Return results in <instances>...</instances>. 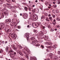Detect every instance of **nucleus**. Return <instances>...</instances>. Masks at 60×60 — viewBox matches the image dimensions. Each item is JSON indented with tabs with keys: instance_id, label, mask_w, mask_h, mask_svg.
I'll return each mask as SVG.
<instances>
[{
	"instance_id": "f257e3e1",
	"label": "nucleus",
	"mask_w": 60,
	"mask_h": 60,
	"mask_svg": "<svg viewBox=\"0 0 60 60\" xmlns=\"http://www.w3.org/2000/svg\"><path fill=\"white\" fill-rule=\"evenodd\" d=\"M9 52H12V53H11L10 54V56L11 57H14L15 56V55H14V52L12 50H11L9 51Z\"/></svg>"
},
{
	"instance_id": "f03ea898",
	"label": "nucleus",
	"mask_w": 60,
	"mask_h": 60,
	"mask_svg": "<svg viewBox=\"0 0 60 60\" xmlns=\"http://www.w3.org/2000/svg\"><path fill=\"white\" fill-rule=\"evenodd\" d=\"M10 25L11 26H13L14 27H15L17 26V24L15 22H12L10 23Z\"/></svg>"
},
{
	"instance_id": "7ed1b4c3",
	"label": "nucleus",
	"mask_w": 60,
	"mask_h": 60,
	"mask_svg": "<svg viewBox=\"0 0 60 60\" xmlns=\"http://www.w3.org/2000/svg\"><path fill=\"white\" fill-rule=\"evenodd\" d=\"M34 24L35 26H38L41 25V22H38V23H36Z\"/></svg>"
},
{
	"instance_id": "20e7f679",
	"label": "nucleus",
	"mask_w": 60,
	"mask_h": 60,
	"mask_svg": "<svg viewBox=\"0 0 60 60\" xmlns=\"http://www.w3.org/2000/svg\"><path fill=\"white\" fill-rule=\"evenodd\" d=\"M11 22V19H7L5 21V23H8L9 22Z\"/></svg>"
},
{
	"instance_id": "39448f33",
	"label": "nucleus",
	"mask_w": 60,
	"mask_h": 60,
	"mask_svg": "<svg viewBox=\"0 0 60 60\" xmlns=\"http://www.w3.org/2000/svg\"><path fill=\"white\" fill-rule=\"evenodd\" d=\"M11 37L12 38L15 39L16 38V34H11Z\"/></svg>"
},
{
	"instance_id": "423d86ee",
	"label": "nucleus",
	"mask_w": 60,
	"mask_h": 60,
	"mask_svg": "<svg viewBox=\"0 0 60 60\" xmlns=\"http://www.w3.org/2000/svg\"><path fill=\"white\" fill-rule=\"evenodd\" d=\"M13 49L15 50H16L17 49V48L15 47V45H11Z\"/></svg>"
},
{
	"instance_id": "0eeeda50",
	"label": "nucleus",
	"mask_w": 60,
	"mask_h": 60,
	"mask_svg": "<svg viewBox=\"0 0 60 60\" xmlns=\"http://www.w3.org/2000/svg\"><path fill=\"white\" fill-rule=\"evenodd\" d=\"M37 19H38V17L37 16H34V21L36 20Z\"/></svg>"
},
{
	"instance_id": "6e6552de",
	"label": "nucleus",
	"mask_w": 60,
	"mask_h": 60,
	"mask_svg": "<svg viewBox=\"0 0 60 60\" xmlns=\"http://www.w3.org/2000/svg\"><path fill=\"white\" fill-rule=\"evenodd\" d=\"M0 27L2 28H4V24H0Z\"/></svg>"
},
{
	"instance_id": "1a4fd4ad",
	"label": "nucleus",
	"mask_w": 60,
	"mask_h": 60,
	"mask_svg": "<svg viewBox=\"0 0 60 60\" xmlns=\"http://www.w3.org/2000/svg\"><path fill=\"white\" fill-rule=\"evenodd\" d=\"M5 30L6 31L8 32H11V30L10 29H8L7 28H5Z\"/></svg>"
},
{
	"instance_id": "9d476101",
	"label": "nucleus",
	"mask_w": 60,
	"mask_h": 60,
	"mask_svg": "<svg viewBox=\"0 0 60 60\" xmlns=\"http://www.w3.org/2000/svg\"><path fill=\"white\" fill-rule=\"evenodd\" d=\"M29 34L28 33H26V34L25 36L26 38H28L29 37Z\"/></svg>"
},
{
	"instance_id": "9b49d317",
	"label": "nucleus",
	"mask_w": 60,
	"mask_h": 60,
	"mask_svg": "<svg viewBox=\"0 0 60 60\" xmlns=\"http://www.w3.org/2000/svg\"><path fill=\"white\" fill-rule=\"evenodd\" d=\"M33 59H34V60H37V59L35 57H34V58L31 57L30 58V60H33Z\"/></svg>"
},
{
	"instance_id": "f8f14e48",
	"label": "nucleus",
	"mask_w": 60,
	"mask_h": 60,
	"mask_svg": "<svg viewBox=\"0 0 60 60\" xmlns=\"http://www.w3.org/2000/svg\"><path fill=\"white\" fill-rule=\"evenodd\" d=\"M53 59L55 60H57L58 59V57L56 56H55L53 58Z\"/></svg>"
},
{
	"instance_id": "ddd939ff",
	"label": "nucleus",
	"mask_w": 60,
	"mask_h": 60,
	"mask_svg": "<svg viewBox=\"0 0 60 60\" xmlns=\"http://www.w3.org/2000/svg\"><path fill=\"white\" fill-rule=\"evenodd\" d=\"M50 57L52 58L54 57V56H53V54L52 53H50Z\"/></svg>"
},
{
	"instance_id": "4468645a",
	"label": "nucleus",
	"mask_w": 60,
	"mask_h": 60,
	"mask_svg": "<svg viewBox=\"0 0 60 60\" xmlns=\"http://www.w3.org/2000/svg\"><path fill=\"white\" fill-rule=\"evenodd\" d=\"M32 43L33 45H35V44L36 43V41L34 40L32 42Z\"/></svg>"
},
{
	"instance_id": "2eb2a0df",
	"label": "nucleus",
	"mask_w": 60,
	"mask_h": 60,
	"mask_svg": "<svg viewBox=\"0 0 60 60\" xmlns=\"http://www.w3.org/2000/svg\"><path fill=\"white\" fill-rule=\"evenodd\" d=\"M5 50L6 52H8L9 51V50H8L9 49V47H6L5 48Z\"/></svg>"
},
{
	"instance_id": "dca6fc26",
	"label": "nucleus",
	"mask_w": 60,
	"mask_h": 60,
	"mask_svg": "<svg viewBox=\"0 0 60 60\" xmlns=\"http://www.w3.org/2000/svg\"><path fill=\"white\" fill-rule=\"evenodd\" d=\"M39 35L41 36H42L43 35V33L41 32H40L39 33Z\"/></svg>"
},
{
	"instance_id": "f3484780",
	"label": "nucleus",
	"mask_w": 60,
	"mask_h": 60,
	"mask_svg": "<svg viewBox=\"0 0 60 60\" xmlns=\"http://www.w3.org/2000/svg\"><path fill=\"white\" fill-rule=\"evenodd\" d=\"M28 22L29 24H30V23H31L32 22V19H29V20L28 21Z\"/></svg>"
},
{
	"instance_id": "a211bd4d",
	"label": "nucleus",
	"mask_w": 60,
	"mask_h": 60,
	"mask_svg": "<svg viewBox=\"0 0 60 60\" xmlns=\"http://www.w3.org/2000/svg\"><path fill=\"white\" fill-rule=\"evenodd\" d=\"M35 39V38L34 37H32L30 38V39L31 41L34 40V39Z\"/></svg>"
},
{
	"instance_id": "6ab92c4d",
	"label": "nucleus",
	"mask_w": 60,
	"mask_h": 60,
	"mask_svg": "<svg viewBox=\"0 0 60 60\" xmlns=\"http://www.w3.org/2000/svg\"><path fill=\"white\" fill-rule=\"evenodd\" d=\"M29 10L30 11H32L33 10V8H29Z\"/></svg>"
},
{
	"instance_id": "aec40b11",
	"label": "nucleus",
	"mask_w": 60,
	"mask_h": 60,
	"mask_svg": "<svg viewBox=\"0 0 60 60\" xmlns=\"http://www.w3.org/2000/svg\"><path fill=\"white\" fill-rule=\"evenodd\" d=\"M24 18H25V19H26V18H27V14H24Z\"/></svg>"
},
{
	"instance_id": "412c9836",
	"label": "nucleus",
	"mask_w": 60,
	"mask_h": 60,
	"mask_svg": "<svg viewBox=\"0 0 60 60\" xmlns=\"http://www.w3.org/2000/svg\"><path fill=\"white\" fill-rule=\"evenodd\" d=\"M46 48H48L49 49H52V46H47L46 47Z\"/></svg>"
},
{
	"instance_id": "4be33fe9",
	"label": "nucleus",
	"mask_w": 60,
	"mask_h": 60,
	"mask_svg": "<svg viewBox=\"0 0 60 60\" xmlns=\"http://www.w3.org/2000/svg\"><path fill=\"white\" fill-rule=\"evenodd\" d=\"M4 51L2 49H1V50L0 51V53H2Z\"/></svg>"
},
{
	"instance_id": "5701e85b",
	"label": "nucleus",
	"mask_w": 60,
	"mask_h": 60,
	"mask_svg": "<svg viewBox=\"0 0 60 60\" xmlns=\"http://www.w3.org/2000/svg\"><path fill=\"white\" fill-rule=\"evenodd\" d=\"M4 15L5 16H8V13H7L6 12H4Z\"/></svg>"
},
{
	"instance_id": "b1692460",
	"label": "nucleus",
	"mask_w": 60,
	"mask_h": 60,
	"mask_svg": "<svg viewBox=\"0 0 60 60\" xmlns=\"http://www.w3.org/2000/svg\"><path fill=\"white\" fill-rule=\"evenodd\" d=\"M18 53L20 55H22V53L20 51H19V52H18Z\"/></svg>"
},
{
	"instance_id": "393cba45",
	"label": "nucleus",
	"mask_w": 60,
	"mask_h": 60,
	"mask_svg": "<svg viewBox=\"0 0 60 60\" xmlns=\"http://www.w3.org/2000/svg\"><path fill=\"white\" fill-rule=\"evenodd\" d=\"M43 7V6H42V5H41L40 6V9H41V10H42V9H43V8H42Z\"/></svg>"
},
{
	"instance_id": "a878e982",
	"label": "nucleus",
	"mask_w": 60,
	"mask_h": 60,
	"mask_svg": "<svg viewBox=\"0 0 60 60\" xmlns=\"http://www.w3.org/2000/svg\"><path fill=\"white\" fill-rule=\"evenodd\" d=\"M35 11H36V9H34V10H33L32 11V12L33 13H34V12H35Z\"/></svg>"
},
{
	"instance_id": "bb28decb",
	"label": "nucleus",
	"mask_w": 60,
	"mask_h": 60,
	"mask_svg": "<svg viewBox=\"0 0 60 60\" xmlns=\"http://www.w3.org/2000/svg\"><path fill=\"white\" fill-rule=\"evenodd\" d=\"M56 12L57 13H58L59 12V11L57 9H56Z\"/></svg>"
},
{
	"instance_id": "cd10ccee",
	"label": "nucleus",
	"mask_w": 60,
	"mask_h": 60,
	"mask_svg": "<svg viewBox=\"0 0 60 60\" xmlns=\"http://www.w3.org/2000/svg\"><path fill=\"white\" fill-rule=\"evenodd\" d=\"M52 43H51L49 42H48V45H52Z\"/></svg>"
},
{
	"instance_id": "c85d7f7f",
	"label": "nucleus",
	"mask_w": 60,
	"mask_h": 60,
	"mask_svg": "<svg viewBox=\"0 0 60 60\" xmlns=\"http://www.w3.org/2000/svg\"><path fill=\"white\" fill-rule=\"evenodd\" d=\"M7 11V10L5 9L4 10V12H6Z\"/></svg>"
},
{
	"instance_id": "c756f323",
	"label": "nucleus",
	"mask_w": 60,
	"mask_h": 60,
	"mask_svg": "<svg viewBox=\"0 0 60 60\" xmlns=\"http://www.w3.org/2000/svg\"><path fill=\"white\" fill-rule=\"evenodd\" d=\"M46 20L47 21H49V20L48 19V18H47L46 19Z\"/></svg>"
},
{
	"instance_id": "7c9ffc66",
	"label": "nucleus",
	"mask_w": 60,
	"mask_h": 60,
	"mask_svg": "<svg viewBox=\"0 0 60 60\" xmlns=\"http://www.w3.org/2000/svg\"><path fill=\"white\" fill-rule=\"evenodd\" d=\"M27 9H28L26 7L25 8H24V10H25L26 11H27Z\"/></svg>"
},
{
	"instance_id": "2f4dec72",
	"label": "nucleus",
	"mask_w": 60,
	"mask_h": 60,
	"mask_svg": "<svg viewBox=\"0 0 60 60\" xmlns=\"http://www.w3.org/2000/svg\"><path fill=\"white\" fill-rule=\"evenodd\" d=\"M40 45L39 44H38L37 45H36V46H39Z\"/></svg>"
},
{
	"instance_id": "473e14b6",
	"label": "nucleus",
	"mask_w": 60,
	"mask_h": 60,
	"mask_svg": "<svg viewBox=\"0 0 60 60\" xmlns=\"http://www.w3.org/2000/svg\"><path fill=\"white\" fill-rule=\"evenodd\" d=\"M44 15L45 16H47L48 15V14L47 13H45L44 14Z\"/></svg>"
},
{
	"instance_id": "72a5a7b5",
	"label": "nucleus",
	"mask_w": 60,
	"mask_h": 60,
	"mask_svg": "<svg viewBox=\"0 0 60 60\" xmlns=\"http://www.w3.org/2000/svg\"><path fill=\"white\" fill-rule=\"evenodd\" d=\"M19 47L20 49H22L23 48V47L21 46H19Z\"/></svg>"
},
{
	"instance_id": "f704fd0d",
	"label": "nucleus",
	"mask_w": 60,
	"mask_h": 60,
	"mask_svg": "<svg viewBox=\"0 0 60 60\" xmlns=\"http://www.w3.org/2000/svg\"><path fill=\"white\" fill-rule=\"evenodd\" d=\"M51 31V32H53L54 31V30L52 29H51L50 30Z\"/></svg>"
},
{
	"instance_id": "c9c22d12",
	"label": "nucleus",
	"mask_w": 60,
	"mask_h": 60,
	"mask_svg": "<svg viewBox=\"0 0 60 60\" xmlns=\"http://www.w3.org/2000/svg\"><path fill=\"white\" fill-rule=\"evenodd\" d=\"M41 18H42L43 19H45V16H42V17H41Z\"/></svg>"
},
{
	"instance_id": "e433bc0d",
	"label": "nucleus",
	"mask_w": 60,
	"mask_h": 60,
	"mask_svg": "<svg viewBox=\"0 0 60 60\" xmlns=\"http://www.w3.org/2000/svg\"><path fill=\"white\" fill-rule=\"evenodd\" d=\"M36 12L37 13H38V12H39V9H37L36 10Z\"/></svg>"
},
{
	"instance_id": "4c0bfd02",
	"label": "nucleus",
	"mask_w": 60,
	"mask_h": 60,
	"mask_svg": "<svg viewBox=\"0 0 60 60\" xmlns=\"http://www.w3.org/2000/svg\"><path fill=\"white\" fill-rule=\"evenodd\" d=\"M25 56V57H26V58H27L28 59V56L26 55Z\"/></svg>"
},
{
	"instance_id": "58836bf2",
	"label": "nucleus",
	"mask_w": 60,
	"mask_h": 60,
	"mask_svg": "<svg viewBox=\"0 0 60 60\" xmlns=\"http://www.w3.org/2000/svg\"><path fill=\"white\" fill-rule=\"evenodd\" d=\"M33 31L34 33H36V30L34 29L33 30Z\"/></svg>"
},
{
	"instance_id": "ea45409f",
	"label": "nucleus",
	"mask_w": 60,
	"mask_h": 60,
	"mask_svg": "<svg viewBox=\"0 0 60 60\" xmlns=\"http://www.w3.org/2000/svg\"><path fill=\"white\" fill-rule=\"evenodd\" d=\"M53 24L54 26H55L56 24V22H53Z\"/></svg>"
},
{
	"instance_id": "a19ab883",
	"label": "nucleus",
	"mask_w": 60,
	"mask_h": 60,
	"mask_svg": "<svg viewBox=\"0 0 60 60\" xmlns=\"http://www.w3.org/2000/svg\"><path fill=\"white\" fill-rule=\"evenodd\" d=\"M45 5H48V4H49V3L47 2V3H45Z\"/></svg>"
},
{
	"instance_id": "79ce46f5",
	"label": "nucleus",
	"mask_w": 60,
	"mask_h": 60,
	"mask_svg": "<svg viewBox=\"0 0 60 60\" xmlns=\"http://www.w3.org/2000/svg\"><path fill=\"white\" fill-rule=\"evenodd\" d=\"M0 4H3V1H0Z\"/></svg>"
},
{
	"instance_id": "37998d69",
	"label": "nucleus",
	"mask_w": 60,
	"mask_h": 60,
	"mask_svg": "<svg viewBox=\"0 0 60 60\" xmlns=\"http://www.w3.org/2000/svg\"><path fill=\"white\" fill-rule=\"evenodd\" d=\"M41 47L42 49H43L44 48V46L43 45H41Z\"/></svg>"
},
{
	"instance_id": "c03bdc74",
	"label": "nucleus",
	"mask_w": 60,
	"mask_h": 60,
	"mask_svg": "<svg viewBox=\"0 0 60 60\" xmlns=\"http://www.w3.org/2000/svg\"><path fill=\"white\" fill-rule=\"evenodd\" d=\"M53 47L54 48V49H56V46L55 45H53Z\"/></svg>"
},
{
	"instance_id": "a18cd8bd",
	"label": "nucleus",
	"mask_w": 60,
	"mask_h": 60,
	"mask_svg": "<svg viewBox=\"0 0 60 60\" xmlns=\"http://www.w3.org/2000/svg\"><path fill=\"white\" fill-rule=\"evenodd\" d=\"M2 15H1V14H0V19H1V18H2Z\"/></svg>"
},
{
	"instance_id": "49530a36",
	"label": "nucleus",
	"mask_w": 60,
	"mask_h": 60,
	"mask_svg": "<svg viewBox=\"0 0 60 60\" xmlns=\"http://www.w3.org/2000/svg\"><path fill=\"white\" fill-rule=\"evenodd\" d=\"M49 19H52V17H50L49 18Z\"/></svg>"
},
{
	"instance_id": "de8ad7c7",
	"label": "nucleus",
	"mask_w": 60,
	"mask_h": 60,
	"mask_svg": "<svg viewBox=\"0 0 60 60\" xmlns=\"http://www.w3.org/2000/svg\"><path fill=\"white\" fill-rule=\"evenodd\" d=\"M58 54L60 55V51H58Z\"/></svg>"
},
{
	"instance_id": "09e8293b",
	"label": "nucleus",
	"mask_w": 60,
	"mask_h": 60,
	"mask_svg": "<svg viewBox=\"0 0 60 60\" xmlns=\"http://www.w3.org/2000/svg\"><path fill=\"white\" fill-rule=\"evenodd\" d=\"M56 20H60V19H59V18H57Z\"/></svg>"
},
{
	"instance_id": "8fccbe9b",
	"label": "nucleus",
	"mask_w": 60,
	"mask_h": 60,
	"mask_svg": "<svg viewBox=\"0 0 60 60\" xmlns=\"http://www.w3.org/2000/svg\"><path fill=\"white\" fill-rule=\"evenodd\" d=\"M49 42H46L45 43V44H47V45H49Z\"/></svg>"
},
{
	"instance_id": "3c124183",
	"label": "nucleus",
	"mask_w": 60,
	"mask_h": 60,
	"mask_svg": "<svg viewBox=\"0 0 60 60\" xmlns=\"http://www.w3.org/2000/svg\"><path fill=\"white\" fill-rule=\"evenodd\" d=\"M18 28L19 29H20L21 28V27L20 26H19Z\"/></svg>"
},
{
	"instance_id": "603ef678",
	"label": "nucleus",
	"mask_w": 60,
	"mask_h": 60,
	"mask_svg": "<svg viewBox=\"0 0 60 60\" xmlns=\"http://www.w3.org/2000/svg\"><path fill=\"white\" fill-rule=\"evenodd\" d=\"M48 27L49 28H50V27H50V26L49 25L48 26Z\"/></svg>"
},
{
	"instance_id": "864d4df0",
	"label": "nucleus",
	"mask_w": 60,
	"mask_h": 60,
	"mask_svg": "<svg viewBox=\"0 0 60 60\" xmlns=\"http://www.w3.org/2000/svg\"><path fill=\"white\" fill-rule=\"evenodd\" d=\"M27 40V41H29V39L28 38H26Z\"/></svg>"
},
{
	"instance_id": "5fc2aeb1",
	"label": "nucleus",
	"mask_w": 60,
	"mask_h": 60,
	"mask_svg": "<svg viewBox=\"0 0 60 60\" xmlns=\"http://www.w3.org/2000/svg\"><path fill=\"white\" fill-rule=\"evenodd\" d=\"M13 53H14V55H15H15L16 54V52H14Z\"/></svg>"
},
{
	"instance_id": "6e6d98bb",
	"label": "nucleus",
	"mask_w": 60,
	"mask_h": 60,
	"mask_svg": "<svg viewBox=\"0 0 60 60\" xmlns=\"http://www.w3.org/2000/svg\"><path fill=\"white\" fill-rule=\"evenodd\" d=\"M46 36L45 35V36H44L43 37V38H45V39H46Z\"/></svg>"
},
{
	"instance_id": "4d7b16f0",
	"label": "nucleus",
	"mask_w": 60,
	"mask_h": 60,
	"mask_svg": "<svg viewBox=\"0 0 60 60\" xmlns=\"http://www.w3.org/2000/svg\"><path fill=\"white\" fill-rule=\"evenodd\" d=\"M24 55L25 56H26V53L24 52Z\"/></svg>"
},
{
	"instance_id": "13d9d810",
	"label": "nucleus",
	"mask_w": 60,
	"mask_h": 60,
	"mask_svg": "<svg viewBox=\"0 0 60 60\" xmlns=\"http://www.w3.org/2000/svg\"><path fill=\"white\" fill-rule=\"evenodd\" d=\"M21 60H25L24 59L21 58Z\"/></svg>"
},
{
	"instance_id": "bf43d9fd",
	"label": "nucleus",
	"mask_w": 60,
	"mask_h": 60,
	"mask_svg": "<svg viewBox=\"0 0 60 60\" xmlns=\"http://www.w3.org/2000/svg\"><path fill=\"white\" fill-rule=\"evenodd\" d=\"M48 38H49V37H48V36H46V39H48Z\"/></svg>"
},
{
	"instance_id": "052dcab7",
	"label": "nucleus",
	"mask_w": 60,
	"mask_h": 60,
	"mask_svg": "<svg viewBox=\"0 0 60 60\" xmlns=\"http://www.w3.org/2000/svg\"><path fill=\"white\" fill-rule=\"evenodd\" d=\"M52 17L53 18H55V15H52Z\"/></svg>"
},
{
	"instance_id": "680f3d73",
	"label": "nucleus",
	"mask_w": 60,
	"mask_h": 60,
	"mask_svg": "<svg viewBox=\"0 0 60 60\" xmlns=\"http://www.w3.org/2000/svg\"><path fill=\"white\" fill-rule=\"evenodd\" d=\"M51 7H49V6L48 7V8H49V9H50V8H51Z\"/></svg>"
},
{
	"instance_id": "e2e57ef3",
	"label": "nucleus",
	"mask_w": 60,
	"mask_h": 60,
	"mask_svg": "<svg viewBox=\"0 0 60 60\" xmlns=\"http://www.w3.org/2000/svg\"><path fill=\"white\" fill-rule=\"evenodd\" d=\"M57 27H58V28H59V27H60V26L59 25H58L57 26Z\"/></svg>"
},
{
	"instance_id": "0e129e2a",
	"label": "nucleus",
	"mask_w": 60,
	"mask_h": 60,
	"mask_svg": "<svg viewBox=\"0 0 60 60\" xmlns=\"http://www.w3.org/2000/svg\"><path fill=\"white\" fill-rule=\"evenodd\" d=\"M12 2H14L15 1V0H12Z\"/></svg>"
},
{
	"instance_id": "69168bd1",
	"label": "nucleus",
	"mask_w": 60,
	"mask_h": 60,
	"mask_svg": "<svg viewBox=\"0 0 60 60\" xmlns=\"http://www.w3.org/2000/svg\"><path fill=\"white\" fill-rule=\"evenodd\" d=\"M5 44H6V43H7V41H6L5 42Z\"/></svg>"
},
{
	"instance_id": "338daca9",
	"label": "nucleus",
	"mask_w": 60,
	"mask_h": 60,
	"mask_svg": "<svg viewBox=\"0 0 60 60\" xmlns=\"http://www.w3.org/2000/svg\"><path fill=\"white\" fill-rule=\"evenodd\" d=\"M27 27H30V26L29 25H28L27 26Z\"/></svg>"
},
{
	"instance_id": "774afa93",
	"label": "nucleus",
	"mask_w": 60,
	"mask_h": 60,
	"mask_svg": "<svg viewBox=\"0 0 60 60\" xmlns=\"http://www.w3.org/2000/svg\"><path fill=\"white\" fill-rule=\"evenodd\" d=\"M54 6L55 7V8H56V5H55Z\"/></svg>"
}]
</instances>
